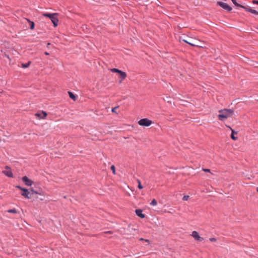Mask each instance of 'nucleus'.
I'll list each match as a JSON object with an SVG mask.
<instances>
[{
	"instance_id": "f257e3e1",
	"label": "nucleus",
	"mask_w": 258,
	"mask_h": 258,
	"mask_svg": "<svg viewBox=\"0 0 258 258\" xmlns=\"http://www.w3.org/2000/svg\"><path fill=\"white\" fill-rule=\"evenodd\" d=\"M220 114L218 118L220 120H223L228 117H231L234 114V111L231 109H224L219 110Z\"/></svg>"
},
{
	"instance_id": "f03ea898",
	"label": "nucleus",
	"mask_w": 258,
	"mask_h": 258,
	"mask_svg": "<svg viewBox=\"0 0 258 258\" xmlns=\"http://www.w3.org/2000/svg\"><path fill=\"white\" fill-rule=\"evenodd\" d=\"M42 15L44 17L49 18L53 23L54 27L57 26L58 23V13H43Z\"/></svg>"
},
{
	"instance_id": "7ed1b4c3",
	"label": "nucleus",
	"mask_w": 258,
	"mask_h": 258,
	"mask_svg": "<svg viewBox=\"0 0 258 258\" xmlns=\"http://www.w3.org/2000/svg\"><path fill=\"white\" fill-rule=\"evenodd\" d=\"M152 123V120L146 118L140 119L138 124L141 126H149Z\"/></svg>"
},
{
	"instance_id": "20e7f679",
	"label": "nucleus",
	"mask_w": 258,
	"mask_h": 258,
	"mask_svg": "<svg viewBox=\"0 0 258 258\" xmlns=\"http://www.w3.org/2000/svg\"><path fill=\"white\" fill-rule=\"evenodd\" d=\"M217 4L228 12L232 10V8L226 3L222 2H217Z\"/></svg>"
},
{
	"instance_id": "39448f33",
	"label": "nucleus",
	"mask_w": 258,
	"mask_h": 258,
	"mask_svg": "<svg viewBox=\"0 0 258 258\" xmlns=\"http://www.w3.org/2000/svg\"><path fill=\"white\" fill-rule=\"evenodd\" d=\"M231 1L234 4V5L236 6V7L242 8L245 9V10L246 11H247V12H250L251 13V11H255V10L252 9L250 8H247V7H245V6H242V5H241L240 4H238L237 3V2H236V0H231Z\"/></svg>"
},
{
	"instance_id": "423d86ee",
	"label": "nucleus",
	"mask_w": 258,
	"mask_h": 258,
	"mask_svg": "<svg viewBox=\"0 0 258 258\" xmlns=\"http://www.w3.org/2000/svg\"><path fill=\"white\" fill-rule=\"evenodd\" d=\"M5 169V170L3 171V173L9 177H13V174L12 172L11 168L9 166H6Z\"/></svg>"
},
{
	"instance_id": "0eeeda50",
	"label": "nucleus",
	"mask_w": 258,
	"mask_h": 258,
	"mask_svg": "<svg viewBox=\"0 0 258 258\" xmlns=\"http://www.w3.org/2000/svg\"><path fill=\"white\" fill-rule=\"evenodd\" d=\"M191 236H192L196 241H202L204 240V238L201 237L198 232L196 231H193L191 233Z\"/></svg>"
},
{
	"instance_id": "6e6552de",
	"label": "nucleus",
	"mask_w": 258,
	"mask_h": 258,
	"mask_svg": "<svg viewBox=\"0 0 258 258\" xmlns=\"http://www.w3.org/2000/svg\"><path fill=\"white\" fill-rule=\"evenodd\" d=\"M35 115L39 119H44L47 116V113L44 111H42L41 113H36Z\"/></svg>"
},
{
	"instance_id": "1a4fd4ad",
	"label": "nucleus",
	"mask_w": 258,
	"mask_h": 258,
	"mask_svg": "<svg viewBox=\"0 0 258 258\" xmlns=\"http://www.w3.org/2000/svg\"><path fill=\"white\" fill-rule=\"evenodd\" d=\"M22 181L28 186H31L33 183V181L28 178L26 176L22 177Z\"/></svg>"
},
{
	"instance_id": "9d476101",
	"label": "nucleus",
	"mask_w": 258,
	"mask_h": 258,
	"mask_svg": "<svg viewBox=\"0 0 258 258\" xmlns=\"http://www.w3.org/2000/svg\"><path fill=\"white\" fill-rule=\"evenodd\" d=\"M23 192L21 194V195L27 199H30L31 197L29 196V194L30 192L28 190V189L26 188L23 189Z\"/></svg>"
},
{
	"instance_id": "9b49d317",
	"label": "nucleus",
	"mask_w": 258,
	"mask_h": 258,
	"mask_svg": "<svg viewBox=\"0 0 258 258\" xmlns=\"http://www.w3.org/2000/svg\"><path fill=\"white\" fill-rule=\"evenodd\" d=\"M227 127H229L232 132L231 135V138L234 141H236L238 139L237 137H235L234 136V134H237V132L234 131L230 126L226 125Z\"/></svg>"
},
{
	"instance_id": "f8f14e48",
	"label": "nucleus",
	"mask_w": 258,
	"mask_h": 258,
	"mask_svg": "<svg viewBox=\"0 0 258 258\" xmlns=\"http://www.w3.org/2000/svg\"><path fill=\"white\" fill-rule=\"evenodd\" d=\"M136 214L138 216L141 218H144L145 217V214H143V210L141 209H136L135 211Z\"/></svg>"
},
{
	"instance_id": "ddd939ff",
	"label": "nucleus",
	"mask_w": 258,
	"mask_h": 258,
	"mask_svg": "<svg viewBox=\"0 0 258 258\" xmlns=\"http://www.w3.org/2000/svg\"><path fill=\"white\" fill-rule=\"evenodd\" d=\"M120 75V80L119 81V83H121L122 81H123L126 77H127L126 73L124 72L121 71L119 74Z\"/></svg>"
},
{
	"instance_id": "4468645a",
	"label": "nucleus",
	"mask_w": 258,
	"mask_h": 258,
	"mask_svg": "<svg viewBox=\"0 0 258 258\" xmlns=\"http://www.w3.org/2000/svg\"><path fill=\"white\" fill-rule=\"evenodd\" d=\"M70 97L74 100H76L77 99L76 96L72 92H68Z\"/></svg>"
},
{
	"instance_id": "2eb2a0df",
	"label": "nucleus",
	"mask_w": 258,
	"mask_h": 258,
	"mask_svg": "<svg viewBox=\"0 0 258 258\" xmlns=\"http://www.w3.org/2000/svg\"><path fill=\"white\" fill-rule=\"evenodd\" d=\"M27 21L30 24V28L31 29V30H33L34 29V27H35V24L33 22L30 21V20L29 19H27Z\"/></svg>"
},
{
	"instance_id": "dca6fc26",
	"label": "nucleus",
	"mask_w": 258,
	"mask_h": 258,
	"mask_svg": "<svg viewBox=\"0 0 258 258\" xmlns=\"http://www.w3.org/2000/svg\"><path fill=\"white\" fill-rule=\"evenodd\" d=\"M31 61H28L27 63H22L21 64V66H22V68H28V67L30 66V65L31 64Z\"/></svg>"
},
{
	"instance_id": "f3484780",
	"label": "nucleus",
	"mask_w": 258,
	"mask_h": 258,
	"mask_svg": "<svg viewBox=\"0 0 258 258\" xmlns=\"http://www.w3.org/2000/svg\"><path fill=\"white\" fill-rule=\"evenodd\" d=\"M111 71L113 73H118L119 74L120 72L121 71V70L118 69H116V68H113V69H111Z\"/></svg>"
},
{
	"instance_id": "a211bd4d",
	"label": "nucleus",
	"mask_w": 258,
	"mask_h": 258,
	"mask_svg": "<svg viewBox=\"0 0 258 258\" xmlns=\"http://www.w3.org/2000/svg\"><path fill=\"white\" fill-rule=\"evenodd\" d=\"M8 213H14V214H16V213H17V211L16 209H9L8 210Z\"/></svg>"
},
{
	"instance_id": "6ab92c4d",
	"label": "nucleus",
	"mask_w": 258,
	"mask_h": 258,
	"mask_svg": "<svg viewBox=\"0 0 258 258\" xmlns=\"http://www.w3.org/2000/svg\"><path fill=\"white\" fill-rule=\"evenodd\" d=\"M137 181L138 183V188L140 189H142L143 188V186L141 184V182L140 180L137 179Z\"/></svg>"
},
{
	"instance_id": "aec40b11",
	"label": "nucleus",
	"mask_w": 258,
	"mask_h": 258,
	"mask_svg": "<svg viewBox=\"0 0 258 258\" xmlns=\"http://www.w3.org/2000/svg\"><path fill=\"white\" fill-rule=\"evenodd\" d=\"M30 192H31L32 194H38V195H41L39 192L35 190L33 188H31L30 189Z\"/></svg>"
},
{
	"instance_id": "412c9836",
	"label": "nucleus",
	"mask_w": 258,
	"mask_h": 258,
	"mask_svg": "<svg viewBox=\"0 0 258 258\" xmlns=\"http://www.w3.org/2000/svg\"><path fill=\"white\" fill-rule=\"evenodd\" d=\"M150 204H151V205H152V206H156V205H157V201L156 200V199H154L152 201V202H151V203H150Z\"/></svg>"
},
{
	"instance_id": "4be33fe9",
	"label": "nucleus",
	"mask_w": 258,
	"mask_h": 258,
	"mask_svg": "<svg viewBox=\"0 0 258 258\" xmlns=\"http://www.w3.org/2000/svg\"><path fill=\"white\" fill-rule=\"evenodd\" d=\"M118 107H119V106H115V107L112 108V109H111V111H112V112H113V113H116V114H118V113H117V112H116V109H117V108H118Z\"/></svg>"
},
{
	"instance_id": "5701e85b",
	"label": "nucleus",
	"mask_w": 258,
	"mask_h": 258,
	"mask_svg": "<svg viewBox=\"0 0 258 258\" xmlns=\"http://www.w3.org/2000/svg\"><path fill=\"white\" fill-rule=\"evenodd\" d=\"M139 240L140 241H145V242H147L149 244L150 243V241L149 239H144L143 238H140L139 239Z\"/></svg>"
},
{
	"instance_id": "b1692460",
	"label": "nucleus",
	"mask_w": 258,
	"mask_h": 258,
	"mask_svg": "<svg viewBox=\"0 0 258 258\" xmlns=\"http://www.w3.org/2000/svg\"><path fill=\"white\" fill-rule=\"evenodd\" d=\"M184 42H185V43L189 44L190 45L192 46H198V45H196V44H194L193 43H190L186 40H183Z\"/></svg>"
},
{
	"instance_id": "393cba45",
	"label": "nucleus",
	"mask_w": 258,
	"mask_h": 258,
	"mask_svg": "<svg viewBox=\"0 0 258 258\" xmlns=\"http://www.w3.org/2000/svg\"><path fill=\"white\" fill-rule=\"evenodd\" d=\"M111 169L112 171L113 174L115 173V167L114 165H112L111 166Z\"/></svg>"
},
{
	"instance_id": "a878e982",
	"label": "nucleus",
	"mask_w": 258,
	"mask_h": 258,
	"mask_svg": "<svg viewBox=\"0 0 258 258\" xmlns=\"http://www.w3.org/2000/svg\"><path fill=\"white\" fill-rule=\"evenodd\" d=\"M202 170L204 171V172H209L211 174H212V173H211V171H210V169H206V168H203L202 169Z\"/></svg>"
},
{
	"instance_id": "bb28decb",
	"label": "nucleus",
	"mask_w": 258,
	"mask_h": 258,
	"mask_svg": "<svg viewBox=\"0 0 258 258\" xmlns=\"http://www.w3.org/2000/svg\"><path fill=\"white\" fill-rule=\"evenodd\" d=\"M189 198V196H184L182 198V200L183 201H187Z\"/></svg>"
},
{
	"instance_id": "cd10ccee",
	"label": "nucleus",
	"mask_w": 258,
	"mask_h": 258,
	"mask_svg": "<svg viewBox=\"0 0 258 258\" xmlns=\"http://www.w3.org/2000/svg\"><path fill=\"white\" fill-rule=\"evenodd\" d=\"M209 240L211 241V242H216L217 241V239L216 238H210L209 239Z\"/></svg>"
},
{
	"instance_id": "c85d7f7f",
	"label": "nucleus",
	"mask_w": 258,
	"mask_h": 258,
	"mask_svg": "<svg viewBox=\"0 0 258 258\" xmlns=\"http://www.w3.org/2000/svg\"><path fill=\"white\" fill-rule=\"evenodd\" d=\"M16 187L18 188V189H20V190H22L23 191V189H24V188L23 187H22L20 185H17L16 186Z\"/></svg>"
},
{
	"instance_id": "c756f323",
	"label": "nucleus",
	"mask_w": 258,
	"mask_h": 258,
	"mask_svg": "<svg viewBox=\"0 0 258 258\" xmlns=\"http://www.w3.org/2000/svg\"><path fill=\"white\" fill-rule=\"evenodd\" d=\"M251 12L252 14L258 15V12L256 11V10L255 11H251Z\"/></svg>"
},
{
	"instance_id": "7c9ffc66",
	"label": "nucleus",
	"mask_w": 258,
	"mask_h": 258,
	"mask_svg": "<svg viewBox=\"0 0 258 258\" xmlns=\"http://www.w3.org/2000/svg\"><path fill=\"white\" fill-rule=\"evenodd\" d=\"M252 3L253 4H257V5H258V1L253 0V1H252Z\"/></svg>"
},
{
	"instance_id": "2f4dec72",
	"label": "nucleus",
	"mask_w": 258,
	"mask_h": 258,
	"mask_svg": "<svg viewBox=\"0 0 258 258\" xmlns=\"http://www.w3.org/2000/svg\"><path fill=\"white\" fill-rule=\"evenodd\" d=\"M105 233H109V234L112 233V232L111 231H108L105 232Z\"/></svg>"
},
{
	"instance_id": "473e14b6",
	"label": "nucleus",
	"mask_w": 258,
	"mask_h": 258,
	"mask_svg": "<svg viewBox=\"0 0 258 258\" xmlns=\"http://www.w3.org/2000/svg\"><path fill=\"white\" fill-rule=\"evenodd\" d=\"M45 54L46 55H48L49 54V53L48 52H45Z\"/></svg>"
},
{
	"instance_id": "72a5a7b5",
	"label": "nucleus",
	"mask_w": 258,
	"mask_h": 258,
	"mask_svg": "<svg viewBox=\"0 0 258 258\" xmlns=\"http://www.w3.org/2000/svg\"><path fill=\"white\" fill-rule=\"evenodd\" d=\"M50 44V43H47V45H49Z\"/></svg>"
},
{
	"instance_id": "f704fd0d",
	"label": "nucleus",
	"mask_w": 258,
	"mask_h": 258,
	"mask_svg": "<svg viewBox=\"0 0 258 258\" xmlns=\"http://www.w3.org/2000/svg\"><path fill=\"white\" fill-rule=\"evenodd\" d=\"M256 191H257L258 192V187L256 188Z\"/></svg>"
}]
</instances>
